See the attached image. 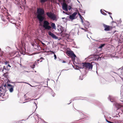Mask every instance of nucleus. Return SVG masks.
<instances>
[{
    "label": "nucleus",
    "mask_w": 123,
    "mask_h": 123,
    "mask_svg": "<svg viewBox=\"0 0 123 123\" xmlns=\"http://www.w3.org/2000/svg\"><path fill=\"white\" fill-rule=\"evenodd\" d=\"M37 18L39 20V23H41L44 19V17L43 16L44 13L45 12L43 9L38 8L37 11Z\"/></svg>",
    "instance_id": "f257e3e1"
},
{
    "label": "nucleus",
    "mask_w": 123,
    "mask_h": 123,
    "mask_svg": "<svg viewBox=\"0 0 123 123\" xmlns=\"http://www.w3.org/2000/svg\"><path fill=\"white\" fill-rule=\"evenodd\" d=\"M82 66L80 67L78 66V67L80 68H85L86 69H92L93 67V65L92 63L85 62L82 63Z\"/></svg>",
    "instance_id": "f03ea898"
},
{
    "label": "nucleus",
    "mask_w": 123,
    "mask_h": 123,
    "mask_svg": "<svg viewBox=\"0 0 123 123\" xmlns=\"http://www.w3.org/2000/svg\"><path fill=\"white\" fill-rule=\"evenodd\" d=\"M46 14L48 17L50 19L56 21L57 20L56 16L54 13L50 12H47Z\"/></svg>",
    "instance_id": "7ed1b4c3"
},
{
    "label": "nucleus",
    "mask_w": 123,
    "mask_h": 123,
    "mask_svg": "<svg viewBox=\"0 0 123 123\" xmlns=\"http://www.w3.org/2000/svg\"><path fill=\"white\" fill-rule=\"evenodd\" d=\"M49 24V23L48 21L45 20L43 22V26L45 29L49 30L51 28V27Z\"/></svg>",
    "instance_id": "20e7f679"
},
{
    "label": "nucleus",
    "mask_w": 123,
    "mask_h": 123,
    "mask_svg": "<svg viewBox=\"0 0 123 123\" xmlns=\"http://www.w3.org/2000/svg\"><path fill=\"white\" fill-rule=\"evenodd\" d=\"M103 25L104 28V30L105 31H109L111 30L112 29V27L110 26L103 24Z\"/></svg>",
    "instance_id": "39448f33"
},
{
    "label": "nucleus",
    "mask_w": 123,
    "mask_h": 123,
    "mask_svg": "<svg viewBox=\"0 0 123 123\" xmlns=\"http://www.w3.org/2000/svg\"><path fill=\"white\" fill-rule=\"evenodd\" d=\"M20 46L21 49V50L22 51H24V50H25V43L24 42H22V41L21 42Z\"/></svg>",
    "instance_id": "423d86ee"
},
{
    "label": "nucleus",
    "mask_w": 123,
    "mask_h": 123,
    "mask_svg": "<svg viewBox=\"0 0 123 123\" xmlns=\"http://www.w3.org/2000/svg\"><path fill=\"white\" fill-rule=\"evenodd\" d=\"M77 14L76 12H74L71 15L69 16V18L71 20H73L75 19V17Z\"/></svg>",
    "instance_id": "0eeeda50"
},
{
    "label": "nucleus",
    "mask_w": 123,
    "mask_h": 123,
    "mask_svg": "<svg viewBox=\"0 0 123 123\" xmlns=\"http://www.w3.org/2000/svg\"><path fill=\"white\" fill-rule=\"evenodd\" d=\"M62 9L64 10H65L66 11H67L68 9L67 8L68 5L65 3H63L62 5Z\"/></svg>",
    "instance_id": "6e6552de"
},
{
    "label": "nucleus",
    "mask_w": 123,
    "mask_h": 123,
    "mask_svg": "<svg viewBox=\"0 0 123 123\" xmlns=\"http://www.w3.org/2000/svg\"><path fill=\"white\" fill-rule=\"evenodd\" d=\"M7 86H8L10 87V88H9V91L10 92H12L13 91V88L14 86L10 84H8Z\"/></svg>",
    "instance_id": "1a4fd4ad"
},
{
    "label": "nucleus",
    "mask_w": 123,
    "mask_h": 123,
    "mask_svg": "<svg viewBox=\"0 0 123 123\" xmlns=\"http://www.w3.org/2000/svg\"><path fill=\"white\" fill-rule=\"evenodd\" d=\"M48 33L49 35L51 36L53 38L55 39L57 38V37L54 34L52 33L51 31H49Z\"/></svg>",
    "instance_id": "9d476101"
},
{
    "label": "nucleus",
    "mask_w": 123,
    "mask_h": 123,
    "mask_svg": "<svg viewBox=\"0 0 123 123\" xmlns=\"http://www.w3.org/2000/svg\"><path fill=\"white\" fill-rule=\"evenodd\" d=\"M67 54L69 55L72 56H75V55L74 53V52L72 51H68L67 52Z\"/></svg>",
    "instance_id": "9b49d317"
},
{
    "label": "nucleus",
    "mask_w": 123,
    "mask_h": 123,
    "mask_svg": "<svg viewBox=\"0 0 123 123\" xmlns=\"http://www.w3.org/2000/svg\"><path fill=\"white\" fill-rule=\"evenodd\" d=\"M84 26H85V28L86 29H87V28L88 27V26L89 25V22L87 21H85L84 23Z\"/></svg>",
    "instance_id": "f8f14e48"
},
{
    "label": "nucleus",
    "mask_w": 123,
    "mask_h": 123,
    "mask_svg": "<svg viewBox=\"0 0 123 123\" xmlns=\"http://www.w3.org/2000/svg\"><path fill=\"white\" fill-rule=\"evenodd\" d=\"M51 28L52 27L53 29H56V27L55 25V23H52L51 24Z\"/></svg>",
    "instance_id": "ddd939ff"
},
{
    "label": "nucleus",
    "mask_w": 123,
    "mask_h": 123,
    "mask_svg": "<svg viewBox=\"0 0 123 123\" xmlns=\"http://www.w3.org/2000/svg\"><path fill=\"white\" fill-rule=\"evenodd\" d=\"M79 15L80 16V18L81 20V22L82 23H83V19H84L83 17L82 16L80 15V14L79 13Z\"/></svg>",
    "instance_id": "4468645a"
},
{
    "label": "nucleus",
    "mask_w": 123,
    "mask_h": 123,
    "mask_svg": "<svg viewBox=\"0 0 123 123\" xmlns=\"http://www.w3.org/2000/svg\"><path fill=\"white\" fill-rule=\"evenodd\" d=\"M6 18L7 17H6V16H5L1 18L2 20H3L4 22L7 21V20L6 19Z\"/></svg>",
    "instance_id": "2eb2a0df"
},
{
    "label": "nucleus",
    "mask_w": 123,
    "mask_h": 123,
    "mask_svg": "<svg viewBox=\"0 0 123 123\" xmlns=\"http://www.w3.org/2000/svg\"><path fill=\"white\" fill-rule=\"evenodd\" d=\"M44 58H43L42 57H41V58H40V59H38L37 61V63H39V62H38V61H40V62H41L42 61V60H44Z\"/></svg>",
    "instance_id": "dca6fc26"
},
{
    "label": "nucleus",
    "mask_w": 123,
    "mask_h": 123,
    "mask_svg": "<svg viewBox=\"0 0 123 123\" xmlns=\"http://www.w3.org/2000/svg\"><path fill=\"white\" fill-rule=\"evenodd\" d=\"M32 45L36 49H38V45L37 46L35 43H32Z\"/></svg>",
    "instance_id": "f3484780"
},
{
    "label": "nucleus",
    "mask_w": 123,
    "mask_h": 123,
    "mask_svg": "<svg viewBox=\"0 0 123 123\" xmlns=\"http://www.w3.org/2000/svg\"><path fill=\"white\" fill-rule=\"evenodd\" d=\"M47 0H40V2L42 4H43L44 2L47 1Z\"/></svg>",
    "instance_id": "a211bd4d"
},
{
    "label": "nucleus",
    "mask_w": 123,
    "mask_h": 123,
    "mask_svg": "<svg viewBox=\"0 0 123 123\" xmlns=\"http://www.w3.org/2000/svg\"><path fill=\"white\" fill-rule=\"evenodd\" d=\"M105 45V44H101L99 46V48H102L103 47H104Z\"/></svg>",
    "instance_id": "6ab92c4d"
},
{
    "label": "nucleus",
    "mask_w": 123,
    "mask_h": 123,
    "mask_svg": "<svg viewBox=\"0 0 123 123\" xmlns=\"http://www.w3.org/2000/svg\"><path fill=\"white\" fill-rule=\"evenodd\" d=\"M118 107V108H119L123 106L122 105L120 104H118L117 105Z\"/></svg>",
    "instance_id": "aec40b11"
},
{
    "label": "nucleus",
    "mask_w": 123,
    "mask_h": 123,
    "mask_svg": "<svg viewBox=\"0 0 123 123\" xmlns=\"http://www.w3.org/2000/svg\"><path fill=\"white\" fill-rule=\"evenodd\" d=\"M100 12H101V13L105 15H106V14L103 11H102V10H100Z\"/></svg>",
    "instance_id": "412c9836"
},
{
    "label": "nucleus",
    "mask_w": 123,
    "mask_h": 123,
    "mask_svg": "<svg viewBox=\"0 0 123 123\" xmlns=\"http://www.w3.org/2000/svg\"><path fill=\"white\" fill-rule=\"evenodd\" d=\"M35 63H36V62H35L33 64V65L32 66V68H35Z\"/></svg>",
    "instance_id": "4be33fe9"
},
{
    "label": "nucleus",
    "mask_w": 123,
    "mask_h": 123,
    "mask_svg": "<svg viewBox=\"0 0 123 123\" xmlns=\"http://www.w3.org/2000/svg\"><path fill=\"white\" fill-rule=\"evenodd\" d=\"M41 43H42V44H43V46L45 47L46 46V44H45L43 43V42H42L41 41Z\"/></svg>",
    "instance_id": "5701e85b"
},
{
    "label": "nucleus",
    "mask_w": 123,
    "mask_h": 123,
    "mask_svg": "<svg viewBox=\"0 0 123 123\" xmlns=\"http://www.w3.org/2000/svg\"><path fill=\"white\" fill-rule=\"evenodd\" d=\"M71 57H72L73 60V61H74L75 60V58L76 57V56L75 55V56H72Z\"/></svg>",
    "instance_id": "b1692460"
},
{
    "label": "nucleus",
    "mask_w": 123,
    "mask_h": 123,
    "mask_svg": "<svg viewBox=\"0 0 123 123\" xmlns=\"http://www.w3.org/2000/svg\"><path fill=\"white\" fill-rule=\"evenodd\" d=\"M6 17H7V18H6V19L7 21H9V17L8 16H6Z\"/></svg>",
    "instance_id": "393cba45"
},
{
    "label": "nucleus",
    "mask_w": 123,
    "mask_h": 123,
    "mask_svg": "<svg viewBox=\"0 0 123 123\" xmlns=\"http://www.w3.org/2000/svg\"><path fill=\"white\" fill-rule=\"evenodd\" d=\"M9 62L8 61H6L5 62V64H9Z\"/></svg>",
    "instance_id": "a878e982"
},
{
    "label": "nucleus",
    "mask_w": 123,
    "mask_h": 123,
    "mask_svg": "<svg viewBox=\"0 0 123 123\" xmlns=\"http://www.w3.org/2000/svg\"><path fill=\"white\" fill-rule=\"evenodd\" d=\"M106 121L107 122L109 123H113L112 122H111L110 121H108L107 120H106Z\"/></svg>",
    "instance_id": "bb28decb"
},
{
    "label": "nucleus",
    "mask_w": 123,
    "mask_h": 123,
    "mask_svg": "<svg viewBox=\"0 0 123 123\" xmlns=\"http://www.w3.org/2000/svg\"><path fill=\"white\" fill-rule=\"evenodd\" d=\"M61 62L63 63H65L66 62L62 60L61 61Z\"/></svg>",
    "instance_id": "cd10ccee"
},
{
    "label": "nucleus",
    "mask_w": 123,
    "mask_h": 123,
    "mask_svg": "<svg viewBox=\"0 0 123 123\" xmlns=\"http://www.w3.org/2000/svg\"><path fill=\"white\" fill-rule=\"evenodd\" d=\"M54 59H55V60L56 59V58H57L56 55L55 54H54Z\"/></svg>",
    "instance_id": "c85d7f7f"
},
{
    "label": "nucleus",
    "mask_w": 123,
    "mask_h": 123,
    "mask_svg": "<svg viewBox=\"0 0 123 123\" xmlns=\"http://www.w3.org/2000/svg\"><path fill=\"white\" fill-rule=\"evenodd\" d=\"M121 69V71H123V67H121L119 69Z\"/></svg>",
    "instance_id": "c756f323"
},
{
    "label": "nucleus",
    "mask_w": 123,
    "mask_h": 123,
    "mask_svg": "<svg viewBox=\"0 0 123 123\" xmlns=\"http://www.w3.org/2000/svg\"><path fill=\"white\" fill-rule=\"evenodd\" d=\"M119 123H123V121H121L119 122Z\"/></svg>",
    "instance_id": "7c9ffc66"
},
{
    "label": "nucleus",
    "mask_w": 123,
    "mask_h": 123,
    "mask_svg": "<svg viewBox=\"0 0 123 123\" xmlns=\"http://www.w3.org/2000/svg\"><path fill=\"white\" fill-rule=\"evenodd\" d=\"M50 51L51 52H52V53L54 54H54V52L53 51Z\"/></svg>",
    "instance_id": "2f4dec72"
},
{
    "label": "nucleus",
    "mask_w": 123,
    "mask_h": 123,
    "mask_svg": "<svg viewBox=\"0 0 123 123\" xmlns=\"http://www.w3.org/2000/svg\"><path fill=\"white\" fill-rule=\"evenodd\" d=\"M108 13L109 14H112V13L110 12H108Z\"/></svg>",
    "instance_id": "473e14b6"
},
{
    "label": "nucleus",
    "mask_w": 123,
    "mask_h": 123,
    "mask_svg": "<svg viewBox=\"0 0 123 123\" xmlns=\"http://www.w3.org/2000/svg\"><path fill=\"white\" fill-rule=\"evenodd\" d=\"M6 84H5L4 85V87H6Z\"/></svg>",
    "instance_id": "72a5a7b5"
},
{
    "label": "nucleus",
    "mask_w": 123,
    "mask_h": 123,
    "mask_svg": "<svg viewBox=\"0 0 123 123\" xmlns=\"http://www.w3.org/2000/svg\"><path fill=\"white\" fill-rule=\"evenodd\" d=\"M3 69H5V70H6V68H5L4 67L3 68Z\"/></svg>",
    "instance_id": "f704fd0d"
},
{
    "label": "nucleus",
    "mask_w": 123,
    "mask_h": 123,
    "mask_svg": "<svg viewBox=\"0 0 123 123\" xmlns=\"http://www.w3.org/2000/svg\"><path fill=\"white\" fill-rule=\"evenodd\" d=\"M8 66L9 67H11V66H10V65H9V64H8Z\"/></svg>",
    "instance_id": "c9c22d12"
},
{
    "label": "nucleus",
    "mask_w": 123,
    "mask_h": 123,
    "mask_svg": "<svg viewBox=\"0 0 123 123\" xmlns=\"http://www.w3.org/2000/svg\"><path fill=\"white\" fill-rule=\"evenodd\" d=\"M104 11H105V12H106L108 13V12L106 11H105V10H104Z\"/></svg>",
    "instance_id": "e433bc0d"
},
{
    "label": "nucleus",
    "mask_w": 123,
    "mask_h": 123,
    "mask_svg": "<svg viewBox=\"0 0 123 123\" xmlns=\"http://www.w3.org/2000/svg\"><path fill=\"white\" fill-rule=\"evenodd\" d=\"M110 17H111V18H112V17L111 16V15H110Z\"/></svg>",
    "instance_id": "4c0bfd02"
},
{
    "label": "nucleus",
    "mask_w": 123,
    "mask_h": 123,
    "mask_svg": "<svg viewBox=\"0 0 123 123\" xmlns=\"http://www.w3.org/2000/svg\"><path fill=\"white\" fill-rule=\"evenodd\" d=\"M24 0V1H25V3H26V0Z\"/></svg>",
    "instance_id": "58836bf2"
},
{
    "label": "nucleus",
    "mask_w": 123,
    "mask_h": 123,
    "mask_svg": "<svg viewBox=\"0 0 123 123\" xmlns=\"http://www.w3.org/2000/svg\"><path fill=\"white\" fill-rule=\"evenodd\" d=\"M71 7H70V8H69V10H70V9H71Z\"/></svg>",
    "instance_id": "ea45409f"
},
{
    "label": "nucleus",
    "mask_w": 123,
    "mask_h": 123,
    "mask_svg": "<svg viewBox=\"0 0 123 123\" xmlns=\"http://www.w3.org/2000/svg\"><path fill=\"white\" fill-rule=\"evenodd\" d=\"M116 31H114V33Z\"/></svg>",
    "instance_id": "a19ab883"
},
{
    "label": "nucleus",
    "mask_w": 123,
    "mask_h": 123,
    "mask_svg": "<svg viewBox=\"0 0 123 123\" xmlns=\"http://www.w3.org/2000/svg\"><path fill=\"white\" fill-rule=\"evenodd\" d=\"M4 9H5V10L6 9L5 8H4Z\"/></svg>",
    "instance_id": "79ce46f5"
},
{
    "label": "nucleus",
    "mask_w": 123,
    "mask_h": 123,
    "mask_svg": "<svg viewBox=\"0 0 123 123\" xmlns=\"http://www.w3.org/2000/svg\"><path fill=\"white\" fill-rule=\"evenodd\" d=\"M82 29H83V30H84V29H83V28H82Z\"/></svg>",
    "instance_id": "37998d69"
},
{
    "label": "nucleus",
    "mask_w": 123,
    "mask_h": 123,
    "mask_svg": "<svg viewBox=\"0 0 123 123\" xmlns=\"http://www.w3.org/2000/svg\"><path fill=\"white\" fill-rule=\"evenodd\" d=\"M63 12L64 13L65 12L64 11H63Z\"/></svg>",
    "instance_id": "c03bdc74"
},
{
    "label": "nucleus",
    "mask_w": 123,
    "mask_h": 123,
    "mask_svg": "<svg viewBox=\"0 0 123 123\" xmlns=\"http://www.w3.org/2000/svg\"><path fill=\"white\" fill-rule=\"evenodd\" d=\"M0 88H1V87L0 86Z\"/></svg>",
    "instance_id": "a18cd8bd"
}]
</instances>
